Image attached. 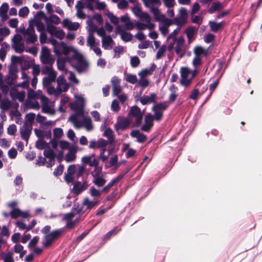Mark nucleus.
Wrapping results in <instances>:
<instances>
[{
	"label": "nucleus",
	"mask_w": 262,
	"mask_h": 262,
	"mask_svg": "<svg viewBox=\"0 0 262 262\" xmlns=\"http://www.w3.org/2000/svg\"><path fill=\"white\" fill-rule=\"evenodd\" d=\"M75 102L70 105L71 108L76 112V114L70 116L69 120L72 122L76 128L84 127L87 131L93 129L91 119L84 117V107L85 104L84 98L80 95H75Z\"/></svg>",
	"instance_id": "1"
},
{
	"label": "nucleus",
	"mask_w": 262,
	"mask_h": 262,
	"mask_svg": "<svg viewBox=\"0 0 262 262\" xmlns=\"http://www.w3.org/2000/svg\"><path fill=\"white\" fill-rule=\"evenodd\" d=\"M52 45L54 46V52L57 56H60L61 54L68 55L71 53L72 56L76 60V69L79 72L85 70L88 67V63L79 52L73 46H68L64 42L59 43L55 39H52L50 41Z\"/></svg>",
	"instance_id": "2"
},
{
	"label": "nucleus",
	"mask_w": 262,
	"mask_h": 262,
	"mask_svg": "<svg viewBox=\"0 0 262 262\" xmlns=\"http://www.w3.org/2000/svg\"><path fill=\"white\" fill-rule=\"evenodd\" d=\"M144 113L141 112L139 107L137 106H132L128 112L129 117L135 118V124L137 126H139L142 122Z\"/></svg>",
	"instance_id": "3"
},
{
	"label": "nucleus",
	"mask_w": 262,
	"mask_h": 262,
	"mask_svg": "<svg viewBox=\"0 0 262 262\" xmlns=\"http://www.w3.org/2000/svg\"><path fill=\"white\" fill-rule=\"evenodd\" d=\"M97 9L101 10H104V14L110 19V21L115 25H117L119 22V18L115 16L112 13L109 11L108 10H105L106 4L104 2H99L98 1L96 3Z\"/></svg>",
	"instance_id": "4"
},
{
	"label": "nucleus",
	"mask_w": 262,
	"mask_h": 262,
	"mask_svg": "<svg viewBox=\"0 0 262 262\" xmlns=\"http://www.w3.org/2000/svg\"><path fill=\"white\" fill-rule=\"evenodd\" d=\"M40 59L44 64L51 65L54 62V59L51 55L50 50L46 47L41 49Z\"/></svg>",
	"instance_id": "5"
},
{
	"label": "nucleus",
	"mask_w": 262,
	"mask_h": 262,
	"mask_svg": "<svg viewBox=\"0 0 262 262\" xmlns=\"http://www.w3.org/2000/svg\"><path fill=\"white\" fill-rule=\"evenodd\" d=\"M12 48L16 52L21 53L24 50V45L20 35H15L12 38Z\"/></svg>",
	"instance_id": "6"
},
{
	"label": "nucleus",
	"mask_w": 262,
	"mask_h": 262,
	"mask_svg": "<svg viewBox=\"0 0 262 262\" xmlns=\"http://www.w3.org/2000/svg\"><path fill=\"white\" fill-rule=\"evenodd\" d=\"M167 105L165 103L157 104L152 107V110L155 113V119L159 121L162 118V112L166 109Z\"/></svg>",
	"instance_id": "7"
},
{
	"label": "nucleus",
	"mask_w": 262,
	"mask_h": 262,
	"mask_svg": "<svg viewBox=\"0 0 262 262\" xmlns=\"http://www.w3.org/2000/svg\"><path fill=\"white\" fill-rule=\"evenodd\" d=\"M62 233V231L60 230H55L51 233L47 235L45 237L43 244L45 246H49L52 242L58 237Z\"/></svg>",
	"instance_id": "8"
},
{
	"label": "nucleus",
	"mask_w": 262,
	"mask_h": 262,
	"mask_svg": "<svg viewBox=\"0 0 262 262\" xmlns=\"http://www.w3.org/2000/svg\"><path fill=\"white\" fill-rule=\"evenodd\" d=\"M48 32L52 35L59 39H62L65 36L64 31L54 26L49 25L47 28Z\"/></svg>",
	"instance_id": "9"
},
{
	"label": "nucleus",
	"mask_w": 262,
	"mask_h": 262,
	"mask_svg": "<svg viewBox=\"0 0 262 262\" xmlns=\"http://www.w3.org/2000/svg\"><path fill=\"white\" fill-rule=\"evenodd\" d=\"M190 74V71L185 67L181 68V85L185 87L188 86L191 84V79L188 78Z\"/></svg>",
	"instance_id": "10"
},
{
	"label": "nucleus",
	"mask_w": 262,
	"mask_h": 262,
	"mask_svg": "<svg viewBox=\"0 0 262 262\" xmlns=\"http://www.w3.org/2000/svg\"><path fill=\"white\" fill-rule=\"evenodd\" d=\"M131 122L132 120L130 118L119 117L118 119L117 123L115 125V127L117 130L124 129L128 127Z\"/></svg>",
	"instance_id": "11"
},
{
	"label": "nucleus",
	"mask_w": 262,
	"mask_h": 262,
	"mask_svg": "<svg viewBox=\"0 0 262 262\" xmlns=\"http://www.w3.org/2000/svg\"><path fill=\"white\" fill-rule=\"evenodd\" d=\"M154 117L151 114H147L144 118V123L141 127L142 130L148 132L154 125Z\"/></svg>",
	"instance_id": "12"
},
{
	"label": "nucleus",
	"mask_w": 262,
	"mask_h": 262,
	"mask_svg": "<svg viewBox=\"0 0 262 262\" xmlns=\"http://www.w3.org/2000/svg\"><path fill=\"white\" fill-rule=\"evenodd\" d=\"M62 25L63 28L69 30L76 31L80 27V25L77 22H72L70 19L66 18L62 21Z\"/></svg>",
	"instance_id": "13"
},
{
	"label": "nucleus",
	"mask_w": 262,
	"mask_h": 262,
	"mask_svg": "<svg viewBox=\"0 0 262 262\" xmlns=\"http://www.w3.org/2000/svg\"><path fill=\"white\" fill-rule=\"evenodd\" d=\"M58 84L57 89L59 92H66L69 89V84L66 82V80L63 75L59 76L57 79Z\"/></svg>",
	"instance_id": "14"
},
{
	"label": "nucleus",
	"mask_w": 262,
	"mask_h": 262,
	"mask_svg": "<svg viewBox=\"0 0 262 262\" xmlns=\"http://www.w3.org/2000/svg\"><path fill=\"white\" fill-rule=\"evenodd\" d=\"M81 161L83 164H88L90 166L96 167L98 164L94 155L84 156L82 157Z\"/></svg>",
	"instance_id": "15"
},
{
	"label": "nucleus",
	"mask_w": 262,
	"mask_h": 262,
	"mask_svg": "<svg viewBox=\"0 0 262 262\" xmlns=\"http://www.w3.org/2000/svg\"><path fill=\"white\" fill-rule=\"evenodd\" d=\"M88 186L89 184L86 182L83 183L77 182L74 184L72 191L74 193L78 194L85 190Z\"/></svg>",
	"instance_id": "16"
},
{
	"label": "nucleus",
	"mask_w": 262,
	"mask_h": 262,
	"mask_svg": "<svg viewBox=\"0 0 262 262\" xmlns=\"http://www.w3.org/2000/svg\"><path fill=\"white\" fill-rule=\"evenodd\" d=\"M41 102L42 103V111L45 113L50 114H53L55 111L53 107L49 105V100L47 97H41Z\"/></svg>",
	"instance_id": "17"
},
{
	"label": "nucleus",
	"mask_w": 262,
	"mask_h": 262,
	"mask_svg": "<svg viewBox=\"0 0 262 262\" xmlns=\"http://www.w3.org/2000/svg\"><path fill=\"white\" fill-rule=\"evenodd\" d=\"M157 99V94L151 93L149 95L144 96L141 98L140 101L143 105L155 102Z\"/></svg>",
	"instance_id": "18"
},
{
	"label": "nucleus",
	"mask_w": 262,
	"mask_h": 262,
	"mask_svg": "<svg viewBox=\"0 0 262 262\" xmlns=\"http://www.w3.org/2000/svg\"><path fill=\"white\" fill-rule=\"evenodd\" d=\"M114 41L111 36L107 35V37H103L102 38V47L105 50L112 49Z\"/></svg>",
	"instance_id": "19"
},
{
	"label": "nucleus",
	"mask_w": 262,
	"mask_h": 262,
	"mask_svg": "<svg viewBox=\"0 0 262 262\" xmlns=\"http://www.w3.org/2000/svg\"><path fill=\"white\" fill-rule=\"evenodd\" d=\"M8 10L9 5L6 3H3L0 7V17L3 21H5L8 19Z\"/></svg>",
	"instance_id": "20"
},
{
	"label": "nucleus",
	"mask_w": 262,
	"mask_h": 262,
	"mask_svg": "<svg viewBox=\"0 0 262 262\" xmlns=\"http://www.w3.org/2000/svg\"><path fill=\"white\" fill-rule=\"evenodd\" d=\"M225 25V22L222 21L219 23H217L214 21H210L209 22V25L210 28V30L211 31L214 32H217L220 30H221L224 25Z\"/></svg>",
	"instance_id": "21"
},
{
	"label": "nucleus",
	"mask_w": 262,
	"mask_h": 262,
	"mask_svg": "<svg viewBox=\"0 0 262 262\" xmlns=\"http://www.w3.org/2000/svg\"><path fill=\"white\" fill-rule=\"evenodd\" d=\"M11 215L13 218H16L21 216L24 218H27L30 216L28 212H23L18 208H13L11 212Z\"/></svg>",
	"instance_id": "22"
},
{
	"label": "nucleus",
	"mask_w": 262,
	"mask_h": 262,
	"mask_svg": "<svg viewBox=\"0 0 262 262\" xmlns=\"http://www.w3.org/2000/svg\"><path fill=\"white\" fill-rule=\"evenodd\" d=\"M26 34L29 36L27 39L28 41L34 42L36 40L37 37L34 34V30L31 25L27 29Z\"/></svg>",
	"instance_id": "23"
},
{
	"label": "nucleus",
	"mask_w": 262,
	"mask_h": 262,
	"mask_svg": "<svg viewBox=\"0 0 262 262\" xmlns=\"http://www.w3.org/2000/svg\"><path fill=\"white\" fill-rule=\"evenodd\" d=\"M77 150L74 148H69V152L65 156L64 159L67 162H72L76 160Z\"/></svg>",
	"instance_id": "24"
},
{
	"label": "nucleus",
	"mask_w": 262,
	"mask_h": 262,
	"mask_svg": "<svg viewBox=\"0 0 262 262\" xmlns=\"http://www.w3.org/2000/svg\"><path fill=\"white\" fill-rule=\"evenodd\" d=\"M31 132V126L24 124L20 129V134L22 138L28 140Z\"/></svg>",
	"instance_id": "25"
},
{
	"label": "nucleus",
	"mask_w": 262,
	"mask_h": 262,
	"mask_svg": "<svg viewBox=\"0 0 262 262\" xmlns=\"http://www.w3.org/2000/svg\"><path fill=\"white\" fill-rule=\"evenodd\" d=\"M42 73L48 74V77H50L51 80H53L54 81L57 76L56 72L53 70L51 66H46L42 70Z\"/></svg>",
	"instance_id": "26"
},
{
	"label": "nucleus",
	"mask_w": 262,
	"mask_h": 262,
	"mask_svg": "<svg viewBox=\"0 0 262 262\" xmlns=\"http://www.w3.org/2000/svg\"><path fill=\"white\" fill-rule=\"evenodd\" d=\"M45 156L49 159V163L47 165V167H51L54 164V155L52 150H45Z\"/></svg>",
	"instance_id": "27"
},
{
	"label": "nucleus",
	"mask_w": 262,
	"mask_h": 262,
	"mask_svg": "<svg viewBox=\"0 0 262 262\" xmlns=\"http://www.w3.org/2000/svg\"><path fill=\"white\" fill-rule=\"evenodd\" d=\"M99 202L97 200H90L88 198H86L83 201V206L85 207L87 209H91L95 206L98 205Z\"/></svg>",
	"instance_id": "28"
},
{
	"label": "nucleus",
	"mask_w": 262,
	"mask_h": 262,
	"mask_svg": "<svg viewBox=\"0 0 262 262\" xmlns=\"http://www.w3.org/2000/svg\"><path fill=\"white\" fill-rule=\"evenodd\" d=\"M130 136L133 138H136L139 142H144L146 140V136L137 130L132 132Z\"/></svg>",
	"instance_id": "29"
},
{
	"label": "nucleus",
	"mask_w": 262,
	"mask_h": 262,
	"mask_svg": "<svg viewBox=\"0 0 262 262\" xmlns=\"http://www.w3.org/2000/svg\"><path fill=\"white\" fill-rule=\"evenodd\" d=\"M116 31L121 35V38L124 41H128L131 40L132 38L131 34L121 31L118 26L116 27Z\"/></svg>",
	"instance_id": "30"
},
{
	"label": "nucleus",
	"mask_w": 262,
	"mask_h": 262,
	"mask_svg": "<svg viewBox=\"0 0 262 262\" xmlns=\"http://www.w3.org/2000/svg\"><path fill=\"white\" fill-rule=\"evenodd\" d=\"M102 191H103L97 189L94 186L91 187L89 189L90 195L96 200L100 197Z\"/></svg>",
	"instance_id": "31"
},
{
	"label": "nucleus",
	"mask_w": 262,
	"mask_h": 262,
	"mask_svg": "<svg viewBox=\"0 0 262 262\" xmlns=\"http://www.w3.org/2000/svg\"><path fill=\"white\" fill-rule=\"evenodd\" d=\"M195 56L201 57L202 55L206 56L208 54V51L201 46H196L194 49Z\"/></svg>",
	"instance_id": "32"
},
{
	"label": "nucleus",
	"mask_w": 262,
	"mask_h": 262,
	"mask_svg": "<svg viewBox=\"0 0 262 262\" xmlns=\"http://www.w3.org/2000/svg\"><path fill=\"white\" fill-rule=\"evenodd\" d=\"M93 18L89 16L88 19L87 20V30L89 33H94V32H95L97 29V26L93 23Z\"/></svg>",
	"instance_id": "33"
},
{
	"label": "nucleus",
	"mask_w": 262,
	"mask_h": 262,
	"mask_svg": "<svg viewBox=\"0 0 262 262\" xmlns=\"http://www.w3.org/2000/svg\"><path fill=\"white\" fill-rule=\"evenodd\" d=\"M195 30V28L193 26H189L185 30V33L187 36L189 42H191L193 39Z\"/></svg>",
	"instance_id": "34"
},
{
	"label": "nucleus",
	"mask_w": 262,
	"mask_h": 262,
	"mask_svg": "<svg viewBox=\"0 0 262 262\" xmlns=\"http://www.w3.org/2000/svg\"><path fill=\"white\" fill-rule=\"evenodd\" d=\"M35 135L39 138H42L46 137H48L49 138L51 137V132L49 130L48 132H44L41 129H35L34 130Z\"/></svg>",
	"instance_id": "35"
},
{
	"label": "nucleus",
	"mask_w": 262,
	"mask_h": 262,
	"mask_svg": "<svg viewBox=\"0 0 262 262\" xmlns=\"http://www.w3.org/2000/svg\"><path fill=\"white\" fill-rule=\"evenodd\" d=\"M154 25L152 23H142L141 22H137L135 24V27L139 30H144L146 28L151 29L154 27Z\"/></svg>",
	"instance_id": "36"
},
{
	"label": "nucleus",
	"mask_w": 262,
	"mask_h": 262,
	"mask_svg": "<svg viewBox=\"0 0 262 262\" xmlns=\"http://www.w3.org/2000/svg\"><path fill=\"white\" fill-rule=\"evenodd\" d=\"M12 96L18 100L21 101L25 97V93L24 92H17L15 90H12L10 92Z\"/></svg>",
	"instance_id": "37"
},
{
	"label": "nucleus",
	"mask_w": 262,
	"mask_h": 262,
	"mask_svg": "<svg viewBox=\"0 0 262 262\" xmlns=\"http://www.w3.org/2000/svg\"><path fill=\"white\" fill-rule=\"evenodd\" d=\"M83 7V4L80 2H78L76 5V8L77 9L76 15L78 18H84L85 17V15L82 11Z\"/></svg>",
	"instance_id": "38"
},
{
	"label": "nucleus",
	"mask_w": 262,
	"mask_h": 262,
	"mask_svg": "<svg viewBox=\"0 0 262 262\" xmlns=\"http://www.w3.org/2000/svg\"><path fill=\"white\" fill-rule=\"evenodd\" d=\"M222 8V4L220 2H214L211 6L208 9V12L212 14L215 11L220 10Z\"/></svg>",
	"instance_id": "39"
},
{
	"label": "nucleus",
	"mask_w": 262,
	"mask_h": 262,
	"mask_svg": "<svg viewBox=\"0 0 262 262\" xmlns=\"http://www.w3.org/2000/svg\"><path fill=\"white\" fill-rule=\"evenodd\" d=\"M124 80L130 83L135 84L137 81V77L135 75L125 74Z\"/></svg>",
	"instance_id": "40"
},
{
	"label": "nucleus",
	"mask_w": 262,
	"mask_h": 262,
	"mask_svg": "<svg viewBox=\"0 0 262 262\" xmlns=\"http://www.w3.org/2000/svg\"><path fill=\"white\" fill-rule=\"evenodd\" d=\"M15 252L19 254V256L22 258L26 253V251L24 250L23 246L19 244H16L14 246Z\"/></svg>",
	"instance_id": "41"
},
{
	"label": "nucleus",
	"mask_w": 262,
	"mask_h": 262,
	"mask_svg": "<svg viewBox=\"0 0 262 262\" xmlns=\"http://www.w3.org/2000/svg\"><path fill=\"white\" fill-rule=\"evenodd\" d=\"M103 135L107 138L110 143L112 144L114 141V139L113 137V131L111 128H106L103 133Z\"/></svg>",
	"instance_id": "42"
},
{
	"label": "nucleus",
	"mask_w": 262,
	"mask_h": 262,
	"mask_svg": "<svg viewBox=\"0 0 262 262\" xmlns=\"http://www.w3.org/2000/svg\"><path fill=\"white\" fill-rule=\"evenodd\" d=\"M87 45L90 47V48H93L94 47L96 46L95 42V38L93 35V33H90L87 38Z\"/></svg>",
	"instance_id": "43"
},
{
	"label": "nucleus",
	"mask_w": 262,
	"mask_h": 262,
	"mask_svg": "<svg viewBox=\"0 0 262 262\" xmlns=\"http://www.w3.org/2000/svg\"><path fill=\"white\" fill-rule=\"evenodd\" d=\"M154 70V68H150L149 69H145L140 71L138 75L139 77H145L151 75Z\"/></svg>",
	"instance_id": "44"
},
{
	"label": "nucleus",
	"mask_w": 262,
	"mask_h": 262,
	"mask_svg": "<svg viewBox=\"0 0 262 262\" xmlns=\"http://www.w3.org/2000/svg\"><path fill=\"white\" fill-rule=\"evenodd\" d=\"M93 183L98 187L103 186L106 183V180L102 177H99L94 178Z\"/></svg>",
	"instance_id": "45"
},
{
	"label": "nucleus",
	"mask_w": 262,
	"mask_h": 262,
	"mask_svg": "<svg viewBox=\"0 0 262 262\" xmlns=\"http://www.w3.org/2000/svg\"><path fill=\"white\" fill-rule=\"evenodd\" d=\"M35 118V114L30 113L26 115L25 124L31 126Z\"/></svg>",
	"instance_id": "46"
},
{
	"label": "nucleus",
	"mask_w": 262,
	"mask_h": 262,
	"mask_svg": "<svg viewBox=\"0 0 262 262\" xmlns=\"http://www.w3.org/2000/svg\"><path fill=\"white\" fill-rule=\"evenodd\" d=\"M108 142L103 139H99L97 141V148H101V151H102L103 149L105 150V147L107 146Z\"/></svg>",
	"instance_id": "47"
},
{
	"label": "nucleus",
	"mask_w": 262,
	"mask_h": 262,
	"mask_svg": "<svg viewBox=\"0 0 262 262\" xmlns=\"http://www.w3.org/2000/svg\"><path fill=\"white\" fill-rule=\"evenodd\" d=\"M121 20L122 21L125 23L126 28L128 30H131L133 28V26L129 23V17L127 15L122 16L121 17Z\"/></svg>",
	"instance_id": "48"
},
{
	"label": "nucleus",
	"mask_w": 262,
	"mask_h": 262,
	"mask_svg": "<svg viewBox=\"0 0 262 262\" xmlns=\"http://www.w3.org/2000/svg\"><path fill=\"white\" fill-rule=\"evenodd\" d=\"M28 96L30 98H40L41 100V97H45L42 95V92L41 91H38L36 93L33 91H30L28 94Z\"/></svg>",
	"instance_id": "49"
},
{
	"label": "nucleus",
	"mask_w": 262,
	"mask_h": 262,
	"mask_svg": "<svg viewBox=\"0 0 262 262\" xmlns=\"http://www.w3.org/2000/svg\"><path fill=\"white\" fill-rule=\"evenodd\" d=\"M74 215L73 213H67L64 217V220L67 221V226L69 228H71L73 226L72 224L71 223V220L73 218Z\"/></svg>",
	"instance_id": "50"
},
{
	"label": "nucleus",
	"mask_w": 262,
	"mask_h": 262,
	"mask_svg": "<svg viewBox=\"0 0 262 262\" xmlns=\"http://www.w3.org/2000/svg\"><path fill=\"white\" fill-rule=\"evenodd\" d=\"M221 75L215 81H214L212 83L210 84L209 90L210 91V94L209 96H210L212 95L213 92L214 91V90L217 86V85L219 83L220 79H221Z\"/></svg>",
	"instance_id": "51"
},
{
	"label": "nucleus",
	"mask_w": 262,
	"mask_h": 262,
	"mask_svg": "<svg viewBox=\"0 0 262 262\" xmlns=\"http://www.w3.org/2000/svg\"><path fill=\"white\" fill-rule=\"evenodd\" d=\"M29 13V9L27 7L21 8L18 12V15L21 17H26Z\"/></svg>",
	"instance_id": "52"
},
{
	"label": "nucleus",
	"mask_w": 262,
	"mask_h": 262,
	"mask_svg": "<svg viewBox=\"0 0 262 262\" xmlns=\"http://www.w3.org/2000/svg\"><path fill=\"white\" fill-rule=\"evenodd\" d=\"M10 105V102L8 100H3L0 102V107L4 110H8Z\"/></svg>",
	"instance_id": "53"
},
{
	"label": "nucleus",
	"mask_w": 262,
	"mask_h": 262,
	"mask_svg": "<svg viewBox=\"0 0 262 262\" xmlns=\"http://www.w3.org/2000/svg\"><path fill=\"white\" fill-rule=\"evenodd\" d=\"M140 19L143 22H145V23H150V17L149 16V15L146 13H143L139 17Z\"/></svg>",
	"instance_id": "54"
},
{
	"label": "nucleus",
	"mask_w": 262,
	"mask_h": 262,
	"mask_svg": "<svg viewBox=\"0 0 262 262\" xmlns=\"http://www.w3.org/2000/svg\"><path fill=\"white\" fill-rule=\"evenodd\" d=\"M47 146V143L41 139H39L36 142V146L38 149H42L46 148Z\"/></svg>",
	"instance_id": "55"
},
{
	"label": "nucleus",
	"mask_w": 262,
	"mask_h": 262,
	"mask_svg": "<svg viewBox=\"0 0 262 262\" xmlns=\"http://www.w3.org/2000/svg\"><path fill=\"white\" fill-rule=\"evenodd\" d=\"M11 61L13 63H20L22 64L23 61H25L23 57H18L13 56L11 57Z\"/></svg>",
	"instance_id": "56"
},
{
	"label": "nucleus",
	"mask_w": 262,
	"mask_h": 262,
	"mask_svg": "<svg viewBox=\"0 0 262 262\" xmlns=\"http://www.w3.org/2000/svg\"><path fill=\"white\" fill-rule=\"evenodd\" d=\"M101 168L98 167L97 166L95 167L94 170L92 172V175L94 178L101 177Z\"/></svg>",
	"instance_id": "57"
},
{
	"label": "nucleus",
	"mask_w": 262,
	"mask_h": 262,
	"mask_svg": "<svg viewBox=\"0 0 262 262\" xmlns=\"http://www.w3.org/2000/svg\"><path fill=\"white\" fill-rule=\"evenodd\" d=\"M55 138H60L63 135V130L61 128H56L53 130Z\"/></svg>",
	"instance_id": "58"
},
{
	"label": "nucleus",
	"mask_w": 262,
	"mask_h": 262,
	"mask_svg": "<svg viewBox=\"0 0 262 262\" xmlns=\"http://www.w3.org/2000/svg\"><path fill=\"white\" fill-rule=\"evenodd\" d=\"M138 84L141 86L146 87L149 85V82L146 78L140 77Z\"/></svg>",
	"instance_id": "59"
},
{
	"label": "nucleus",
	"mask_w": 262,
	"mask_h": 262,
	"mask_svg": "<svg viewBox=\"0 0 262 262\" xmlns=\"http://www.w3.org/2000/svg\"><path fill=\"white\" fill-rule=\"evenodd\" d=\"M47 92H48V93L49 94H50V95H55L56 96H58L59 93L61 92H59V90H58L57 89V90H56L53 87H49L47 89Z\"/></svg>",
	"instance_id": "60"
},
{
	"label": "nucleus",
	"mask_w": 262,
	"mask_h": 262,
	"mask_svg": "<svg viewBox=\"0 0 262 262\" xmlns=\"http://www.w3.org/2000/svg\"><path fill=\"white\" fill-rule=\"evenodd\" d=\"M10 33V30L7 27L0 28V36L4 37L8 36Z\"/></svg>",
	"instance_id": "61"
},
{
	"label": "nucleus",
	"mask_w": 262,
	"mask_h": 262,
	"mask_svg": "<svg viewBox=\"0 0 262 262\" xmlns=\"http://www.w3.org/2000/svg\"><path fill=\"white\" fill-rule=\"evenodd\" d=\"M134 14L139 17L144 12H142L141 8L138 6H135L133 9Z\"/></svg>",
	"instance_id": "62"
},
{
	"label": "nucleus",
	"mask_w": 262,
	"mask_h": 262,
	"mask_svg": "<svg viewBox=\"0 0 262 262\" xmlns=\"http://www.w3.org/2000/svg\"><path fill=\"white\" fill-rule=\"evenodd\" d=\"M140 63V60L137 56H134L130 59V64L133 67H137Z\"/></svg>",
	"instance_id": "63"
},
{
	"label": "nucleus",
	"mask_w": 262,
	"mask_h": 262,
	"mask_svg": "<svg viewBox=\"0 0 262 262\" xmlns=\"http://www.w3.org/2000/svg\"><path fill=\"white\" fill-rule=\"evenodd\" d=\"M4 262H13L14 259L12 253H8L5 255L3 258Z\"/></svg>",
	"instance_id": "64"
}]
</instances>
